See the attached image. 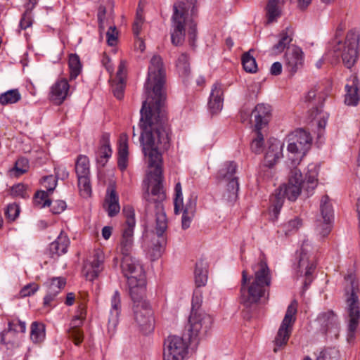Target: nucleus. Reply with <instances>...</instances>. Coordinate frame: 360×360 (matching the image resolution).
Here are the masks:
<instances>
[{
    "label": "nucleus",
    "mask_w": 360,
    "mask_h": 360,
    "mask_svg": "<svg viewBox=\"0 0 360 360\" xmlns=\"http://www.w3.org/2000/svg\"><path fill=\"white\" fill-rule=\"evenodd\" d=\"M30 338L35 342H41L45 338V327L43 323L34 321L31 325Z\"/></svg>",
    "instance_id": "nucleus-42"
},
{
    "label": "nucleus",
    "mask_w": 360,
    "mask_h": 360,
    "mask_svg": "<svg viewBox=\"0 0 360 360\" xmlns=\"http://www.w3.org/2000/svg\"><path fill=\"white\" fill-rule=\"evenodd\" d=\"M165 69L160 56L152 57L148 67V77L144 85L146 100L140 110L141 128L140 142L143 153L147 158L148 171L147 178L152 186L151 192L144 194L148 202L146 208L150 203L157 207L165 198L162 186V158L161 150L169 147V128L164 109L166 95L164 91L165 83Z\"/></svg>",
    "instance_id": "nucleus-1"
},
{
    "label": "nucleus",
    "mask_w": 360,
    "mask_h": 360,
    "mask_svg": "<svg viewBox=\"0 0 360 360\" xmlns=\"http://www.w3.org/2000/svg\"><path fill=\"white\" fill-rule=\"evenodd\" d=\"M70 94V86L65 78L58 79L51 86L49 99L54 104L60 105Z\"/></svg>",
    "instance_id": "nucleus-18"
},
{
    "label": "nucleus",
    "mask_w": 360,
    "mask_h": 360,
    "mask_svg": "<svg viewBox=\"0 0 360 360\" xmlns=\"http://www.w3.org/2000/svg\"><path fill=\"white\" fill-rule=\"evenodd\" d=\"M143 11L139 6L136 11V18L133 24V32L135 36L138 37L141 30V27L143 23Z\"/></svg>",
    "instance_id": "nucleus-50"
},
{
    "label": "nucleus",
    "mask_w": 360,
    "mask_h": 360,
    "mask_svg": "<svg viewBox=\"0 0 360 360\" xmlns=\"http://www.w3.org/2000/svg\"><path fill=\"white\" fill-rule=\"evenodd\" d=\"M283 143L278 140L270 141L267 150L264 155V165L267 167H273L283 156Z\"/></svg>",
    "instance_id": "nucleus-28"
},
{
    "label": "nucleus",
    "mask_w": 360,
    "mask_h": 360,
    "mask_svg": "<svg viewBox=\"0 0 360 360\" xmlns=\"http://www.w3.org/2000/svg\"><path fill=\"white\" fill-rule=\"evenodd\" d=\"M66 281L63 277H53L49 279L46 283V295L44 297V306H50L56 296L60 292L65 286Z\"/></svg>",
    "instance_id": "nucleus-21"
},
{
    "label": "nucleus",
    "mask_w": 360,
    "mask_h": 360,
    "mask_svg": "<svg viewBox=\"0 0 360 360\" xmlns=\"http://www.w3.org/2000/svg\"><path fill=\"white\" fill-rule=\"evenodd\" d=\"M359 37L355 32H349L345 42L338 41L333 46L334 58H342V63L347 68H351L356 62Z\"/></svg>",
    "instance_id": "nucleus-7"
},
{
    "label": "nucleus",
    "mask_w": 360,
    "mask_h": 360,
    "mask_svg": "<svg viewBox=\"0 0 360 360\" xmlns=\"http://www.w3.org/2000/svg\"><path fill=\"white\" fill-rule=\"evenodd\" d=\"M271 167H267L266 165H264L258 173V179H262L264 181L270 179L272 176Z\"/></svg>",
    "instance_id": "nucleus-63"
},
{
    "label": "nucleus",
    "mask_w": 360,
    "mask_h": 360,
    "mask_svg": "<svg viewBox=\"0 0 360 360\" xmlns=\"http://www.w3.org/2000/svg\"><path fill=\"white\" fill-rule=\"evenodd\" d=\"M165 245L164 239L158 236L151 240V243L147 250V255L151 260H157L162 256L165 250Z\"/></svg>",
    "instance_id": "nucleus-37"
},
{
    "label": "nucleus",
    "mask_w": 360,
    "mask_h": 360,
    "mask_svg": "<svg viewBox=\"0 0 360 360\" xmlns=\"http://www.w3.org/2000/svg\"><path fill=\"white\" fill-rule=\"evenodd\" d=\"M175 198H174V213L178 214L181 211H185L187 213L194 214L195 210V199L188 198L186 205L183 203V194L182 188L180 182L175 185L174 188Z\"/></svg>",
    "instance_id": "nucleus-24"
},
{
    "label": "nucleus",
    "mask_w": 360,
    "mask_h": 360,
    "mask_svg": "<svg viewBox=\"0 0 360 360\" xmlns=\"http://www.w3.org/2000/svg\"><path fill=\"white\" fill-rule=\"evenodd\" d=\"M331 89L329 82L320 83L313 86L307 94L304 101L309 108V113L316 118L319 113L321 112L323 102Z\"/></svg>",
    "instance_id": "nucleus-10"
},
{
    "label": "nucleus",
    "mask_w": 360,
    "mask_h": 360,
    "mask_svg": "<svg viewBox=\"0 0 360 360\" xmlns=\"http://www.w3.org/2000/svg\"><path fill=\"white\" fill-rule=\"evenodd\" d=\"M304 53L298 46H292L285 54L284 66L291 75H295L304 65Z\"/></svg>",
    "instance_id": "nucleus-16"
},
{
    "label": "nucleus",
    "mask_w": 360,
    "mask_h": 360,
    "mask_svg": "<svg viewBox=\"0 0 360 360\" xmlns=\"http://www.w3.org/2000/svg\"><path fill=\"white\" fill-rule=\"evenodd\" d=\"M55 174H56V179H60L62 180H65L68 178L69 176V172H68L66 167L63 165H59L56 167H55Z\"/></svg>",
    "instance_id": "nucleus-62"
},
{
    "label": "nucleus",
    "mask_w": 360,
    "mask_h": 360,
    "mask_svg": "<svg viewBox=\"0 0 360 360\" xmlns=\"http://www.w3.org/2000/svg\"><path fill=\"white\" fill-rule=\"evenodd\" d=\"M112 151L110 143V134L104 133L100 140V146L96 151V162L104 167L112 155Z\"/></svg>",
    "instance_id": "nucleus-27"
},
{
    "label": "nucleus",
    "mask_w": 360,
    "mask_h": 360,
    "mask_svg": "<svg viewBox=\"0 0 360 360\" xmlns=\"http://www.w3.org/2000/svg\"><path fill=\"white\" fill-rule=\"evenodd\" d=\"M124 80L112 79H111V89L114 96L117 99H122L124 97V89H125Z\"/></svg>",
    "instance_id": "nucleus-47"
},
{
    "label": "nucleus",
    "mask_w": 360,
    "mask_h": 360,
    "mask_svg": "<svg viewBox=\"0 0 360 360\" xmlns=\"http://www.w3.org/2000/svg\"><path fill=\"white\" fill-rule=\"evenodd\" d=\"M264 136L261 129L255 130V137L252 139L250 148L255 153H261L263 151Z\"/></svg>",
    "instance_id": "nucleus-46"
},
{
    "label": "nucleus",
    "mask_w": 360,
    "mask_h": 360,
    "mask_svg": "<svg viewBox=\"0 0 360 360\" xmlns=\"http://www.w3.org/2000/svg\"><path fill=\"white\" fill-rule=\"evenodd\" d=\"M134 317L141 330L144 333L153 331L154 328V319L152 309L148 302L133 304Z\"/></svg>",
    "instance_id": "nucleus-14"
},
{
    "label": "nucleus",
    "mask_w": 360,
    "mask_h": 360,
    "mask_svg": "<svg viewBox=\"0 0 360 360\" xmlns=\"http://www.w3.org/2000/svg\"><path fill=\"white\" fill-rule=\"evenodd\" d=\"M30 15L31 13H27L25 12L22 14L19 23L20 30H26L32 25V20Z\"/></svg>",
    "instance_id": "nucleus-61"
},
{
    "label": "nucleus",
    "mask_w": 360,
    "mask_h": 360,
    "mask_svg": "<svg viewBox=\"0 0 360 360\" xmlns=\"http://www.w3.org/2000/svg\"><path fill=\"white\" fill-rule=\"evenodd\" d=\"M347 278L350 280V287L349 289L346 290L345 310L349 318L348 335L353 338L360 319L359 286L358 283L353 279L352 276H349Z\"/></svg>",
    "instance_id": "nucleus-6"
},
{
    "label": "nucleus",
    "mask_w": 360,
    "mask_h": 360,
    "mask_svg": "<svg viewBox=\"0 0 360 360\" xmlns=\"http://www.w3.org/2000/svg\"><path fill=\"white\" fill-rule=\"evenodd\" d=\"M237 165L233 161L226 162L217 173V179L219 181H227L229 198L235 199L239 190L238 178L235 176Z\"/></svg>",
    "instance_id": "nucleus-12"
},
{
    "label": "nucleus",
    "mask_w": 360,
    "mask_h": 360,
    "mask_svg": "<svg viewBox=\"0 0 360 360\" xmlns=\"http://www.w3.org/2000/svg\"><path fill=\"white\" fill-rule=\"evenodd\" d=\"M283 4H278L274 0H269L266 6V17L268 23L277 21L281 15Z\"/></svg>",
    "instance_id": "nucleus-38"
},
{
    "label": "nucleus",
    "mask_w": 360,
    "mask_h": 360,
    "mask_svg": "<svg viewBox=\"0 0 360 360\" xmlns=\"http://www.w3.org/2000/svg\"><path fill=\"white\" fill-rule=\"evenodd\" d=\"M311 249V247L309 242L308 240H304L300 249L298 268L301 274L304 273L306 276V280L309 278V276L316 268L314 258H311L309 255Z\"/></svg>",
    "instance_id": "nucleus-19"
},
{
    "label": "nucleus",
    "mask_w": 360,
    "mask_h": 360,
    "mask_svg": "<svg viewBox=\"0 0 360 360\" xmlns=\"http://www.w3.org/2000/svg\"><path fill=\"white\" fill-rule=\"evenodd\" d=\"M77 181L80 195L84 198L89 197L91 194L90 176H79Z\"/></svg>",
    "instance_id": "nucleus-44"
},
{
    "label": "nucleus",
    "mask_w": 360,
    "mask_h": 360,
    "mask_svg": "<svg viewBox=\"0 0 360 360\" xmlns=\"http://www.w3.org/2000/svg\"><path fill=\"white\" fill-rule=\"evenodd\" d=\"M77 177L90 176L89 159L86 155H79L75 162Z\"/></svg>",
    "instance_id": "nucleus-39"
},
{
    "label": "nucleus",
    "mask_w": 360,
    "mask_h": 360,
    "mask_svg": "<svg viewBox=\"0 0 360 360\" xmlns=\"http://www.w3.org/2000/svg\"><path fill=\"white\" fill-rule=\"evenodd\" d=\"M271 106L265 103H259L252 111L254 118L255 130L262 129L269 122L271 117Z\"/></svg>",
    "instance_id": "nucleus-23"
},
{
    "label": "nucleus",
    "mask_w": 360,
    "mask_h": 360,
    "mask_svg": "<svg viewBox=\"0 0 360 360\" xmlns=\"http://www.w3.org/2000/svg\"><path fill=\"white\" fill-rule=\"evenodd\" d=\"M196 0L179 1L173 6V14L171 19V40L174 46L182 45L186 34H188L189 44L195 46L197 36V24L192 17L195 14Z\"/></svg>",
    "instance_id": "nucleus-4"
},
{
    "label": "nucleus",
    "mask_w": 360,
    "mask_h": 360,
    "mask_svg": "<svg viewBox=\"0 0 360 360\" xmlns=\"http://www.w3.org/2000/svg\"><path fill=\"white\" fill-rule=\"evenodd\" d=\"M345 103L356 106L360 101V82L357 77L352 76L345 85Z\"/></svg>",
    "instance_id": "nucleus-22"
},
{
    "label": "nucleus",
    "mask_w": 360,
    "mask_h": 360,
    "mask_svg": "<svg viewBox=\"0 0 360 360\" xmlns=\"http://www.w3.org/2000/svg\"><path fill=\"white\" fill-rule=\"evenodd\" d=\"M121 269L127 282L129 278H139L145 276L143 266L141 262L135 257L126 256L122 257Z\"/></svg>",
    "instance_id": "nucleus-17"
},
{
    "label": "nucleus",
    "mask_w": 360,
    "mask_h": 360,
    "mask_svg": "<svg viewBox=\"0 0 360 360\" xmlns=\"http://www.w3.org/2000/svg\"><path fill=\"white\" fill-rule=\"evenodd\" d=\"M11 195L14 197L26 198L29 197L27 193V186L22 184H18L11 188Z\"/></svg>",
    "instance_id": "nucleus-53"
},
{
    "label": "nucleus",
    "mask_w": 360,
    "mask_h": 360,
    "mask_svg": "<svg viewBox=\"0 0 360 360\" xmlns=\"http://www.w3.org/2000/svg\"><path fill=\"white\" fill-rule=\"evenodd\" d=\"M21 95L17 89L8 90L0 95V104L6 105L18 102Z\"/></svg>",
    "instance_id": "nucleus-41"
},
{
    "label": "nucleus",
    "mask_w": 360,
    "mask_h": 360,
    "mask_svg": "<svg viewBox=\"0 0 360 360\" xmlns=\"http://www.w3.org/2000/svg\"><path fill=\"white\" fill-rule=\"evenodd\" d=\"M155 209V231L158 237H161L167 228L166 214L163 210L162 204L158 203Z\"/></svg>",
    "instance_id": "nucleus-35"
},
{
    "label": "nucleus",
    "mask_w": 360,
    "mask_h": 360,
    "mask_svg": "<svg viewBox=\"0 0 360 360\" xmlns=\"http://www.w3.org/2000/svg\"><path fill=\"white\" fill-rule=\"evenodd\" d=\"M51 211L52 213L57 214L63 212L66 208V203L61 200H57L53 202L51 201Z\"/></svg>",
    "instance_id": "nucleus-57"
},
{
    "label": "nucleus",
    "mask_w": 360,
    "mask_h": 360,
    "mask_svg": "<svg viewBox=\"0 0 360 360\" xmlns=\"http://www.w3.org/2000/svg\"><path fill=\"white\" fill-rule=\"evenodd\" d=\"M176 67L180 74L187 75L189 72L188 56L186 53H181L178 58Z\"/></svg>",
    "instance_id": "nucleus-48"
},
{
    "label": "nucleus",
    "mask_w": 360,
    "mask_h": 360,
    "mask_svg": "<svg viewBox=\"0 0 360 360\" xmlns=\"http://www.w3.org/2000/svg\"><path fill=\"white\" fill-rule=\"evenodd\" d=\"M26 330V323L19 319H14L8 322V332L13 331L15 333H25Z\"/></svg>",
    "instance_id": "nucleus-51"
},
{
    "label": "nucleus",
    "mask_w": 360,
    "mask_h": 360,
    "mask_svg": "<svg viewBox=\"0 0 360 360\" xmlns=\"http://www.w3.org/2000/svg\"><path fill=\"white\" fill-rule=\"evenodd\" d=\"M182 212H183V215H182V219H181V225H182V228L184 229H186L190 226L191 222V220H192V218H193L194 214L187 213L185 211H182Z\"/></svg>",
    "instance_id": "nucleus-64"
},
{
    "label": "nucleus",
    "mask_w": 360,
    "mask_h": 360,
    "mask_svg": "<svg viewBox=\"0 0 360 360\" xmlns=\"http://www.w3.org/2000/svg\"><path fill=\"white\" fill-rule=\"evenodd\" d=\"M104 269V255L100 250H96L84 262L82 274L89 281L98 277Z\"/></svg>",
    "instance_id": "nucleus-15"
},
{
    "label": "nucleus",
    "mask_w": 360,
    "mask_h": 360,
    "mask_svg": "<svg viewBox=\"0 0 360 360\" xmlns=\"http://www.w3.org/2000/svg\"><path fill=\"white\" fill-rule=\"evenodd\" d=\"M70 243L68 235L61 231L57 238L49 245L48 253L51 258H58L68 252Z\"/></svg>",
    "instance_id": "nucleus-25"
},
{
    "label": "nucleus",
    "mask_w": 360,
    "mask_h": 360,
    "mask_svg": "<svg viewBox=\"0 0 360 360\" xmlns=\"http://www.w3.org/2000/svg\"><path fill=\"white\" fill-rule=\"evenodd\" d=\"M278 37V43L272 47L274 54L282 53L289 46L292 41V30L290 27H286L279 34Z\"/></svg>",
    "instance_id": "nucleus-34"
},
{
    "label": "nucleus",
    "mask_w": 360,
    "mask_h": 360,
    "mask_svg": "<svg viewBox=\"0 0 360 360\" xmlns=\"http://www.w3.org/2000/svg\"><path fill=\"white\" fill-rule=\"evenodd\" d=\"M253 275L242 271L240 302L245 307L257 305L262 299L268 300L272 276L266 262L262 259L252 266Z\"/></svg>",
    "instance_id": "nucleus-3"
},
{
    "label": "nucleus",
    "mask_w": 360,
    "mask_h": 360,
    "mask_svg": "<svg viewBox=\"0 0 360 360\" xmlns=\"http://www.w3.org/2000/svg\"><path fill=\"white\" fill-rule=\"evenodd\" d=\"M133 304L148 302L145 299L146 291V276L139 278H129L127 282Z\"/></svg>",
    "instance_id": "nucleus-20"
},
{
    "label": "nucleus",
    "mask_w": 360,
    "mask_h": 360,
    "mask_svg": "<svg viewBox=\"0 0 360 360\" xmlns=\"http://www.w3.org/2000/svg\"><path fill=\"white\" fill-rule=\"evenodd\" d=\"M290 141L287 148L290 161L289 167L297 166L311 148L312 138L309 132L298 129L290 135Z\"/></svg>",
    "instance_id": "nucleus-5"
},
{
    "label": "nucleus",
    "mask_w": 360,
    "mask_h": 360,
    "mask_svg": "<svg viewBox=\"0 0 360 360\" xmlns=\"http://www.w3.org/2000/svg\"><path fill=\"white\" fill-rule=\"evenodd\" d=\"M34 203L40 207H49L51 200L48 199L47 193L43 191H37L34 195Z\"/></svg>",
    "instance_id": "nucleus-49"
},
{
    "label": "nucleus",
    "mask_w": 360,
    "mask_h": 360,
    "mask_svg": "<svg viewBox=\"0 0 360 360\" xmlns=\"http://www.w3.org/2000/svg\"><path fill=\"white\" fill-rule=\"evenodd\" d=\"M110 309L109 316V324L115 326L118 323V318L121 312V299L120 292H114L110 300Z\"/></svg>",
    "instance_id": "nucleus-33"
},
{
    "label": "nucleus",
    "mask_w": 360,
    "mask_h": 360,
    "mask_svg": "<svg viewBox=\"0 0 360 360\" xmlns=\"http://www.w3.org/2000/svg\"><path fill=\"white\" fill-rule=\"evenodd\" d=\"M242 64L244 70L250 73L256 72L257 65L255 58L250 55V51L244 53L242 56Z\"/></svg>",
    "instance_id": "nucleus-45"
},
{
    "label": "nucleus",
    "mask_w": 360,
    "mask_h": 360,
    "mask_svg": "<svg viewBox=\"0 0 360 360\" xmlns=\"http://www.w3.org/2000/svg\"><path fill=\"white\" fill-rule=\"evenodd\" d=\"M128 154V137L126 134H122L119 139L117 160L118 167L121 170H124L127 167Z\"/></svg>",
    "instance_id": "nucleus-32"
},
{
    "label": "nucleus",
    "mask_w": 360,
    "mask_h": 360,
    "mask_svg": "<svg viewBox=\"0 0 360 360\" xmlns=\"http://www.w3.org/2000/svg\"><path fill=\"white\" fill-rule=\"evenodd\" d=\"M224 89L221 83L216 82L212 85L210 99L208 102L209 109L211 113H217L223 108Z\"/></svg>",
    "instance_id": "nucleus-26"
},
{
    "label": "nucleus",
    "mask_w": 360,
    "mask_h": 360,
    "mask_svg": "<svg viewBox=\"0 0 360 360\" xmlns=\"http://www.w3.org/2000/svg\"><path fill=\"white\" fill-rule=\"evenodd\" d=\"M20 214V207L17 204L13 203L7 206L5 212L6 217L10 221H14Z\"/></svg>",
    "instance_id": "nucleus-54"
},
{
    "label": "nucleus",
    "mask_w": 360,
    "mask_h": 360,
    "mask_svg": "<svg viewBox=\"0 0 360 360\" xmlns=\"http://www.w3.org/2000/svg\"><path fill=\"white\" fill-rule=\"evenodd\" d=\"M297 167H290L288 183L281 185L271 198L272 212L275 217L279 214L285 198L290 201H295L300 195L302 188L308 195H311L317 186L319 166L316 164L311 163L307 166L305 180L302 178L300 169Z\"/></svg>",
    "instance_id": "nucleus-2"
},
{
    "label": "nucleus",
    "mask_w": 360,
    "mask_h": 360,
    "mask_svg": "<svg viewBox=\"0 0 360 360\" xmlns=\"http://www.w3.org/2000/svg\"><path fill=\"white\" fill-rule=\"evenodd\" d=\"M39 286L36 283H30L25 285L20 291L21 297H30L33 295L38 290Z\"/></svg>",
    "instance_id": "nucleus-52"
},
{
    "label": "nucleus",
    "mask_w": 360,
    "mask_h": 360,
    "mask_svg": "<svg viewBox=\"0 0 360 360\" xmlns=\"http://www.w3.org/2000/svg\"><path fill=\"white\" fill-rule=\"evenodd\" d=\"M302 226V221L299 218H295L290 220L285 225L286 232H292L297 231Z\"/></svg>",
    "instance_id": "nucleus-60"
},
{
    "label": "nucleus",
    "mask_w": 360,
    "mask_h": 360,
    "mask_svg": "<svg viewBox=\"0 0 360 360\" xmlns=\"http://www.w3.org/2000/svg\"><path fill=\"white\" fill-rule=\"evenodd\" d=\"M297 311V302L293 300L288 307L285 316L278 328L277 335L274 340V352H277L278 349L285 345L291 335L293 325L296 321Z\"/></svg>",
    "instance_id": "nucleus-8"
},
{
    "label": "nucleus",
    "mask_w": 360,
    "mask_h": 360,
    "mask_svg": "<svg viewBox=\"0 0 360 360\" xmlns=\"http://www.w3.org/2000/svg\"><path fill=\"white\" fill-rule=\"evenodd\" d=\"M123 214L126 219L124 229L134 230L136 225L135 213L134 208L130 205L123 207Z\"/></svg>",
    "instance_id": "nucleus-43"
},
{
    "label": "nucleus",
    "mask_w": 360,
    "mask_h": 360,
    "mask_svg": "<svg viewBox=\"0 0 360 360\" xmlns=\"http://www.w3.org/2000/svg\"><path fill=\"white\" fill-rule=\"evenodd\" d=\"M84 312L81 311L79 314L75 315L70 322V328L68 330L69 337L73 340L75 345H79L83 341V333L79 329L84 319Z\"/></svg>",
    "instance_id": "nucleus-29"
},
{
    "label": "nucleus",
    "mask_w": 360,
    "mask_h": 360,
    "mask_svg": "<svg viewBox=\"0 0 360 360\" xmlns=\"http://www.w3.org/2000/svg\"><path fill=\"white\" fill-rule=\"evenodd\" d=\"M108 45L115 46L117 40V32L115 26H110L106 33Z\"/></svg>",
    "instance_id": "nucleus-58"
},
{
    "label": "nucleus",
    "mask_w": 360,
    "mask_h": 360,
    "mask_svg": "<svg viewBox=\"0 0 360 360\" xmlns=\"http://www.w3.org/2000/svg\"><path fill=\"white\" fill-rule=\"evenodd\" d=\"M42 184L47 191L53 192L57 185V179L53 175L46 176L43 177Z\"/></svg>",
    "instance_id": "nucleus-56"
},
{
    "label": "nucleus",
    "mask_w": 360,
    "mask_h": 360,
    "mask_svg": "<svg viewBox=\"0 0 360 360\" xmlns=\"http://www.w3.org/2000/svg\"><path fill=\"white\" fill-rule=\"evenodd\" d=\"M68 65L70 68V79H75L82 70L79 57L77 54H70Z\"/></svg>",
    "instance_id": "nucleus-40"
},
{
    "label": "nucleus",
    "mask_w": 360,
    "mask_h": 360,
    "mask_svg": "<svg viewBox=\"0 0 360 360\" xmlns=\"http://www.w3.org/2000/svg\"><path fill=\"white\" fill-rule=\"evenodd\" d=\"M134 246V230L123 229L117 252L122 256H131Z\"/></svg>",
    "instance_id": "nucleus-30"
},
{
    "label": "nucleus",
    "mask_w": 360,
    "mask_h": 360,
    "mask_svg": "<svg viewBox=\"0 0 360 360\" xmlns=\"http://www.w3.org/2000/svg\"><path fill=\"white\" fill-rule=\"evenodd\" d=\"M127 77V63L125 60H121L117 71L115 79L126 81Z\"/></svg>",
    "instance_id": "nucleus-59"
},
{
    "label": "nucleus",
    "mask_w": 360,
    "mask_h": 360,
    "mask_svg": "<svg viewBox=\"0 0 360 360\" xmlns=\"http://www.w3.org/2000/svg\"><path fill=\"white\" fill-rule=\"evenodd\" d=\"M207 263L200 259L195 264L194 271L195 283L197 287L205 286L207 281Z\"/></svg>",
    "instance_id": "nucleus-36"
},
{
    "label": "nucleus",
    "mask_w": 360,
    "mask_h": 360,
    "mask_svg": "<svg viewBox=\"0 0 360 360\" xmlns=\"http://www.w3.org/2000/svg\"><path fill=\"white\" fill-rule=\"evenodd\" d=\"M188 350V345L182 338L169 335L164 342V360H184Z\"/></svg>",
    "instance_id": "nucleus-11"
},
{
    "label": "nucleus",
    "mask_w": 360,
    "mask_h": 360,
    "mask_svg": "<svg viewBox=\"0 0 360 360\" xmlns=\"http://www.w3.org/2000/svg\"><path fill=\"white\" fill-rule=\"evenodd\" d=\"M28 167V160L26 158H20L15 162L14 169L19 176L27 172Z\"/></svg>",
    "instance_id": "nucleus-55"
},
{
    "label": "nucleus",
    "mask_w": 360,
    "mask_h": 360,
    "mask_svg": "<svg viewBox=\"0 0 360 360\" xmlns=\"http://www.w3.org/2000/svg\"><path fill=\"white\" fill-rule=\"evenodd\" d=\"M320 210L321 219L316 221L315 229L321 237H326L331 231L333 218V210L328 195L321 198Z\"/></svg>",
    "instance_id": "nucleus-13"
},
{
    "label": "nucleus",
    "mask_w": 360,
    "mask_h": 360,
    "mask_svg": "<svg viewBox=\"0 0 360 360\" xmlns=\"http://www.w3.org/2000/svg\"><path fill=\"white\" fill-rule=\"evenodd\" d=\"M104 207L110 217L117 215L120 212L119 198L114 189H108Z\"/></svg>",
    "instance_id": "nucleus-31"
},
{
    "label": "nucleus",
    "mask_w": 360,
    "mask_h": 360,
    "mask_svg": "<svg viewBox=\"0 0 360 360\" xmlns=\"http://www.w3.org/2000/svg\"><path fill=\"white\" fill-rule=\"evenodd\" d=\"M212 323L213 319L210 314L193 308L188 318L191 338L204 337L212 328Z\"/></svg>",
    "instance_id": "nucleus-9"
}]
</instances>
